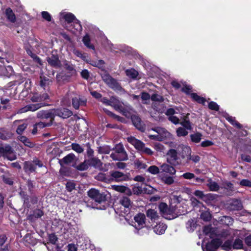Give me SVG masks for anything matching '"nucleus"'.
I'll list each match as a JSON object with an SVG mask.
<instances>
[{
    "label": "nucleus",
    "instance_id": "f257e3e1",
    "mask_svg": "<svg viewBox=\"0 0 251 251\" xmlns=\"http://www.w3.org/2000/svg\"><path fill=\"white\" fill-rule=\"evenodd\" d=\"M101 101L106 105H110L113 107L116 110L121 113L123 115L126 117L130 116V111L125 108L124 104L120 101L117 98L111 97L109 100L106 98H103L101 99Z\"/></svg>",
    "mask_w": 251,
    "mask_h": 251
},
{
    "label": "nucleus",
    "instance_id": "f03ea898",
    "mask_svg": "<svg viewBox=\"0 0 251 251\" xmlns=\"http://www.w3.org/2000/svg\"><path fill=\"white\" fill-rule=\"evenodd\" d=\"M75 109H78L80 105H84L86 104V100L80 98L74 92L68 93L63 99L62 102L64 105L70 106L71 104Z\"/></svg>",
    "mask_w": 251,
    "mask_h": 251
},
{
    "label": "nucleus",
    "instance_id": "7ed1b4c3",
    "mask_svg": "<svg viewBox=\"0 0 251 251\" xmlns=\"http://www.w3.org/2000/svg\"><path fill=\"white\" fill-rule=\"evenodd\" d=\"M127 140L141 153L146 154L148 155H152L153 154V151L151 149L146 147L143 142L140 140H137L134 137L131 136L128 137Z\"/></svg>",
    "mask_w": 251,
    "mask_h": 251
},
{
    "label": "nucleus",
    "instance_id": "20e7f679",
    "mask_svg": "<svg viewBox=\"0 0 251 251\" xmlns=\"http://www.w3.org/2000/svg\"><path fill=\"white\" fill-rule=\"evenodd\" d=\"M160 211L162 216L166 219H173L178 216V213L176 212V208L175 206L168 207L165 203L162 202L159 205Z\"/></svg>",
    "mask_w": 251,
    "mask_h": 251
},
{
    "label": "nucleus",
    "instance_id": "39448f33",
    "mask_svg": "<svg viewBox=\"0 0 251 251\" xmlns=\"http://www.w3.org/2000/svg\"><path fill=\"white\" fill-rule=\"evenodd\" d=\"M61 17L63 18L68 23L74 24V30L72 28L69 29L73 32L75 33V30L76 31H80L82 29L81 25L80 24L79 21L76 19L75 16L71 13L62 12L60 14ZM72 26V24H71Z\"/></svg>",
    "mask_w": 251,
    "mask_h": 251
},
{
    "label": "nucleus",
    "instance_id": "423d86ee",
    "mask_svg": "<svg viewBox=\"0 0 251 251\" xmlns=\"http://www.w3.org/2000/svg\"><path fill=\"white\" fill-rule=\"evenodd\" d=\"M88 195L98 203H102L106 201L107 194L95 189L91 188L88 191Z\"/></svg>",
    "mask_w": 251,
    "mask_h": 251
},
{
    "label": "nucleus",
    "instance_id": "0eeeda50",
    "mask_svg": "<svg viewBox=\"0 0 251 251\" xmlns=\"http://www.w3.org/2000/svg\"><path fill=\"white\" fill-rule=\"evenodd\" d=\"M152 130L155 131L156 134H150L149 135V137L151 139L162 141L165 138L169 137L170 136V133L163 127H156L152 128Z\"/></svg>",
    "mask_w": 251,
    "mask_h": 251
},
{
    "label": "nucleus",
    "instance_id": "6e6552de",
    "mask_svg": "<svg viewBox=\"0 0 251 251\" xmlns=\"http://www.w3.org/2000/svg\"><path fill=\"white\" fill-rule=\"evenodd\" d=\"M119 203L121 205L120 210L121 213L127 215L132 207L133 203L127 197H123L119 200Z\"/></svg>",
    "mask_w": 251,
    "mask_h": 251
},
{
    "label": "nucleus",
    "instance_id": "1a4fd4ad",
    "mask_svg": "<svg viewBox=\"0 0 251 251\" xmlns=\"http://www.w3.org/2000/svg\"><path fill=\"white\" fill-rule=\"evenodd\" d=\"M166 159L167 161L172 165H178L181 162L177 151L174 149H170L167 151Z\"/></svg>",
    "mask_w": 251,
    "mask_h": 251
},
{
    "label": "nucleus",
    "instance_id": "9d476101",
    "mask_svg": "<svg viewBox=\"0 0 251 251\" xmlns=\"http://www.w3.org/2000/svg\"><path fill=\"white\" fill-rule=\"evenodd\" d=\"M181 149L182 150L181 155L182 158H184L187 157L188 160H192L195 163L200 161V156L196 155H191V150L190 147L184 145H181L178 147V149Z\"/></svg>",
    "mask_w": 251,
    "mask_h": 251
},
{
    "label": "nucleus",
    "instance_id": "9b49d317",
    "mask_svg": "<svg viewBox=\"0 0 251 251\" xmlns=\"http://www.w3.org/2000/svg\"><path fill=\"white\" fill-rule=\"evenodd\" d=\"M2 156L10 160H15L16 158L14 150L7 145H3L0 147V156Z\"/></svg>",
    "mask_w": 251,
    "mask_h": 251
},
{
    "label": "nucleus",
    "instance_id": "f8f14e48",
    "mask_svg": "<svg viewBox=\"0 0 251 251\" xmlns=\"http://www.w3.org/2000/svg\"><path fill=\"white\" fill-rule=\"evenodd\" d=\"M125 108L126 110H129L130 111V117L131 118L132 122L134 126L139 130L141 131H144V127L143 125H142L141 119L137 116L136 115H132V113L133 112L132 108L131 107L127 104L124 105ZM129 118V117H128Z\"/></svg>",
    "mask_w": 251,
    "mask_h": 251
},
{
    "label": "nucleus",
    "instance_id": "ddd939ff",
    "mask_svg": "<svg viewBox=\"0 0 251 251\" xmlns=\"http://www.w3.org/2000/svg\"><path fill=\"white\" fill-rule=\"evenodd\" d=\"M222 242L220 239H213L210 243H207L205 245L203 243L202 249L203 251H216V249L222 245Z\"/></svg>",
    "mask_w": 251,
    "mask_h": 251
},
{
    "label": "nucleus",
    "instance_id": "4468645a",
    "mask_svg": "<svg viewBox=\"0 0 251 251\" xmlns=\"http://www.w3.org/2000/svg\"><path fill=\"white\" fill-rule=\"evenodd\" d=\"M134 224L132 225L137 230L143 228L146 226L145 220L146 217L145 214L139 213L135 216Z\"/></svg>",
    "mask_w": 251,
    "mask_h": 251
},
{
    "label": "nucleus",
    "instance_id": "2eb2a0df",
    "mask_svg": "<svg viewBox=\"0 0 251 251\" xmlns=\"http://www.w3.org/2000/svg\"><path fill=\"white\" fill-rule=\"evenodd\" d=\"M102 80L111 88L115 90H120L121 87L117 82L108 74H104L102 76Z\"/></svg>",
    "mask_w": 251,
    "mask_h": 251
},
{
    "label": "nucleus",
    "instance_id": "dca6fc26",
    "mask_svg": "<svg viewBox=\"0 0 251 251\" xmlns=\"http://www.w3.org/2000/svg\"><path fill=\"white\" fill-rule=\"evenodd\" d=\"M44 105L42 103H38L36 104H30L27 105L24 107L20 109L18 113H23L25 112H26L27 111H35L41 107H43Z\"/></svg>",
    "mask_w": 251,
    "mask_h": 251
},
{
    "label": "nucleus",
    "instance_id": "f3484780",
    "mask_svg": "<svg viewBox=\"0 0 251 251\" xmlns=\"http://www.w3.org/2000/svg\"><path fill=\"white\" fill-rule=\"evenodd\" d=\"M36 166H38L39 167H42L43 165L39 160L36 159L33 162H25L24 168L25 171L33 172L35 170Z\"/></svg>",
    "mask_w": 251,
    "mask_h": 251
},
{
    "label": "nucleus",
    "instance_id": "a211bd4d",
    "mask_svg": "<svg viewBox=\"0 0 251 251\" xmlns=\"http://www.w3.org/2000/svg\"><path fill=\"white\" fill-rule=\"evenodd\" d=\"M37 117L40 119H50V122L52 123L54 119L53 109L50 110H41L37 113Z\"/></svg>",
    "mask_w": 251,
    "mask_h": 251
},
{
    "label": "nucleus",
    "instance_id": "6ab92c4d",
    "mask_svg": "<svg viewBox=\"0 0 251 251\" xmlns=\"http://www.w3.org/2000/svg\"><path fill=\"white\" fill-rule=\"evenodd\" d=\"M54 117L59 116L62 118H67L73 115L72 112L67 108L53 109Z\"/></svg>",
    "mask_w": 251,
    "mask_h": 251
},
{
    "label": "nucleus",
    "instance_id": "aec40b11",
    "mask_svg": "<svg viewBox=\"0 0 251 251\" xmlns=\"http://www.w3.org/2000/svg\"><path fill=\"white\" fill-rule=\"evenodd\" d=\"M46 60L48 64L51 66L57 68L61 66V62L57 55L51 54L47 57Z\"/></svg>",
    "mask_w": 251,
    "mask_h": 251
},
{
    "label": "nucleus",
    "instance_id": "412c9836",
    "mask_svg": "<svg viewBox=\"0 0 251 251\" xmlns=\"http://www.w3.org/2000/svg\"><path fill=\"white\" fill-rule=\"evenodd\" d=\"M241 233V231L234 229L232 228H229L228 229H224L223 230L221 233L219 234L222 237H227L228 236L230 237H235V236H239Z\"/></svg>",
    "mask_w": 251,
    "mask_h": 251
},
{
    "label": "nucleus",
    "instance_id": "4be33fe9",
    "mask_svg": "<svg viewBox=\"0 0 251 251\" xmlns=\"http://www.w3.org/2000/svg\"><path fill=\"white\" fill-rule=\"evenodd\" d=\"M110 176L112 179L116 181H126L128 178L126 175L118 171L111 172Z\"/></svg>",
    "mask_w": 251,
    "mask_h": 251
},
{
    "label": "nucleus",
    "instance_id": "5701e85b",
    "mask_svg": "<svg viewBox=\"0 0 251 251\" xmlns=\"http://www.w3.org/2000/svg\"><path fill=\"white\" fill-rule=\"evenodd\" d=\"M203 232L205 235V238L209 237L210 239H213L217 235L216 229L212 227L211 226H205L203 229Z\"/></svg>",
    "mask_w": 251,
    "mask_h": 251
},
{
    "label": "nucleus",
    "instance_id": "b1692460",
    "mask_svg": "<svg viewBox=\"0 0 251 251\" xmlns=\"http://www.w3.org/2000/svg\"><path fill=\"white\" fill-rule=\"evenodd\" d=\"M49 98V97L47 93L43 94L35 93L31 96L30 100L32 102L41 103L42 101L48 99Z\"/></svg>",
    "mask_w": 251,
    "mask_h": 251
},
{
    "label": "nucleus",
    "instance_id": "393cba45",
    "mask_svg": "<svg viewBox=\"0 0 251 251\" xmlns=\"http://www.w3.org/2000/svg\"><path fill=\"white\" fill-rule=\"evenodd\" d=\"M160 174L165 173L170 175H175L176 172L174 167L166 163H164L160 166Z\"/></svg>",
    "mask_w": 251,
    "mask_h": 251
},
{
    "label": "nucleus",
    "instance_id": "a878e982",
    "mask_svg": "<svg viewBox=\"0 0 251 251\" xmlns=\"http://www.w3.org/2000/svg\"><path fill=\"white\" fill-rule=\"evenodd\" d=\"M146 215L148 218L153 223L157 222L159 218L157 212L152 209H149L146 211Z\"/></svg>",
    "mask_w": 251,
    "mask_h": 251
},
{
    "label": "nucleus",
    "instance_id": "bb28decb",
    "mask_svg": "<svg viewBox=\"0 0 251 251\" xmlns=\"http://www.w3.org/2000/svg\"><path fill=\"white\" fill-rule=\"evenodd\" d=\"M75 156L73 153H70L67 156L59 160L60 164L61 166L69 164L73 162L75 160Z\"/></svg>",
    "mask_w": 251,
    "mask_h": 251
},
{
    "label": "nucleus",
    "instance_id": "cd10ccee",
    "mask_svg": "<svg viewBox=\"0 0 251 251\" xmlns=\"http://www.w3.org/2000/svg\"><path fill=\"white\" fill-rule=\"evenodd\" d=\"M153 231L157 234L160 235L163 234L167 226L163 223H159L153 227Z\"/></svg>",
    "mask_w": 251,
    "mask_h": 251
},
{
    "label": "nucleus",
    "instance_id": "c85d7f7f",
    "mask_svg": "<svg viewBox=\"0 0 251 251\" xmlns=\"http://www.w3.org/2000/svg\"><path fill=\"white\" fill-rule=\"evenodd\" d=\"M5 15L7 20L12 23H14L16 22V18L15 14L10 8L6 9L5 11Z\"/></svg>",
    "mask_w": 251,
    "mask_h": 251
},
{
    "label": "nucleus",
    "instance_id": "c756f323",
    "mask_svg": "<svg viewBox=\"0 0 251 251\" xmlns=\"http://www.w3.org/2000/svg\"><path fill=\"white\" fill-rule=\"evenodd\" d=\"M159 177L161 180L166 184L171 185L174 182V177L163 174H160Z\"/></svg>",
    "mask_w": 251,
    "mask_h": 251
},
{
    "label": "nucleus",
    "instance_id": "7c9ffc66",
    "mask_svg": "<svg viewBox=\"0 0 251 251\" xmlns=\"http://www.w3.org/2000/svg\"><path fill=\"white\" fill-rule=\"evenodd\" d=\"M89 166H93L95 168H100L102 167V163L100 160L96 157H91L88 159Z\"/></svg>",
    "mask_w": 251,
    "mask_h": 251
},
{
    "label": "nucleus",
    "instance_id": "2f4dec72",
    "mask_svg": "<svg viewBox=\"0 0 251 251\" xmlns=\"http://www.w3.org/2000/svg\"><path fill=\"white\" fill-rule=\"evenodd\" d=\"M113 188L115 190L121 193H125L126 194L131 195L130 190L127 187L123 185H114Z\"/></svg>",
    "mask_w": 251,
    "mask_h": 251
},
{
    "label": "nucleus",
    "instance_id": "473e14b6",
    "mask_svg": "<svg viewBox=\"0 0 251 251\" xmlns=\"http://www.w3.org/2000/svg\"><path fill=\"white\" fill-rule=\"evenodd\" d=\"M114 151L117 153L123 154L125 157H128L123 145L121 144H117L115 147Z\"/></svg>",
    "mask_w": 251,
    "mask_h": 251
},
{
    "label": "nucleus",
    "instance_id": "72a5a7b5",
    "mask_svg": "<svg viewBox=\"0 0 251 251\" xmlns=\"http://www.w3.org/2000/svg\"><path fill=\"white\" fill-rule=\"evenodd\" d=\"M110 157L114 160L126 161L128 159V157H125L124 155H122V154L117 153L115 151L111 153Z\"/></svg>",
    "mask_w": 251,
    "mask_h": 251
},
{
    "label": "nucleus",
    "instance_id": "f704fd0d",
    "mask_svg": "<svg viewBox=\"0 0 251 251\" xmlns=\"http://www.w3.org/2000/svg\"><path fill=\"white\" fill-rule=\"evenodd\" d=\"M197 224L195 219H190L186 223V226L188 231L192 232L196 228Z\"/></svg>",
    "mask_w": 251,
    "mask_h": 251
},
{
    "label": "nucleus",
    "instance_id": "c9c22d12",
    "mask_svg": "<svg viewBox=\"0 0 251 251\" xmlns=\"http://www.w3.org/2000/svg\"><path fill=\"white\" fill-rule=\"evenodd\" d=\"M152 107L154 109L159 113H163L165 109V106L163 102H153Z\"/></svg>",
    "mask_w": 251,
    "mask_h": 251
},
{
    "label": "nucleus",
    "instance_id": "e433bc0d",
    "mask_svg": "<svg viewBox=\"0 0 251 251\" xmlns=\"http://www.w3.org/2000/svg\"><path fill=\"white\" fill-rule=\"evenodd\" d=\"M19 139L21 142L23 143L25 146L28 147L32 148L34 146V143L31 142L29 139L25 136H20L19 137Z\"/></svg>",
    "mask_w": 251,
    "mask_h": 251
},
{
    "label": "nucleus",
    "instance_id": "4c0bfd02",
    "mask_svg": "<svg viewBox=\"0 0 251 251\" xmlns=\"http://www.w3.org/2000/svg\"><path fill=\"white\" fill-rule=\"evenodd\" d=\"M51 83V81L48 78L44 76H41L40 84V86L45 89Z\"/></svg>",
    "mask_w": 251,
    "mask_h": 251
},
{
    "label": "nucleus",
    "instance_id": "58836bf2",
    "mask_svg": "<svg viewBox=\"0 0 251 251\" xmlns=\"http://www.w3.org/2000/svg\"><path fill=\"white\" fill-rule=\"evenodd\" d=\"M232 248L234 249L239 250L243 248V242L241 239L239 238L236 239L232 244Z\"/></svg>",
    "mask_w": 251,
    "mask_h": 251
},
{
    "label": "nucleus",
    "instance_id": "ea45409f",
    "mask_svg": "<svg viewBox=\"0 0 251 251\" xmlns=\"http://www.w3.org/2000/svg\"><path fill=\"white\" fill-rule=\"evenodd\" d=\"M63 66L72 74H75L76 71L74 68V65L72 64L65 60L63 62Z\"/></svg>",
    "mask_w": 251,
    "mask_h": 251
},
{
    "label": "nucleus",
    "instance_id": "a19ab883",
    "mask_svg": "<svg viewBox=\"0 0 251 251\" xmlns=\"http://www.w3.org/2000/svg\"><path fill=\"white\" fill-rule=\"evenodd\" d=\"M126 75L129 77L135 79L137 78L138 73L134 69H127L126 71Z\"/></svg>",
    "mask_w": 251,
    "mask_h": 251
},
{
    "label": "nucleus",
    "instance_id": "79ce46f5",
    "mask_svg": "<svg viewBox=\"0 0 251 251\" xmlns=\"http://www.w3.org/2000/svg\"><path fill=\"white\" fill-rule=\"evenodd\" d=\"M226 119L233 126L238 128H241L242 127V126L235 120L234 117L228 115L226 117Z\"/></svg>",
    "mask_w": 251,
    "mask_h": 251
},
{
    "label": "nucleus",
    "instance_id": "37998d69",
    "mask_svg": "<svg viewBox=\"0 0 251 251\" xmlns=\"http://www.w3.org/2000/svg\"><path fill=\"white\" fill-rule=\"evenodd\" d=\"M207 186L211 191H216L219 189L218 184L211 179L208 180Z\"/></svg>",
    "mask_w": 251,
    "mask_h": 251
},
{
    "label": "nucleus",
    "instance_id": "c03bdc74",
    "mask_svg": "<svg viewBox=\"0 0 251 251\" xmlns=\"http://www.w3.org/2000/svg\"><path fill=\"white\" fill-rule=\"evenodd\" d=\"M82 41L87 48L93 50L94 49V46L90 43V38L88 35H86L84 36Z\"/></svg>",
    "mask_w": 251,
    "mask_h": 251
},
{
    "label": "nucleus",
    "instance_id": "a18cd8bd",
    "mask_svg": "<svg viewBox=\"0 0 251 251\" xmlns=\"http://www.w3.org/2000/svg\"><path fill=\"white\" fill-rule=\"evenodd\" d=\"M134 165L136 169H143L147 167V165L138 159H136L134 162Z\"/></svg>",
    "mask_w": 251,
    "mask_h": 251
},
{
    "label": "nucleus",
    "instance_id": "49530a36",
    "mask_svg": "<svg viewBox=\"0 0 251 251\" xmlns=\"http://www.w3.org/2000/svg\"><path fill=\"white\" fill-rule=\"evenodd\" d=\"M202 135L200 133H196L190 135L192 142L198 143L200 142Z\"/></svg>",
    "mask_w": 251,
    "mask_h": 251
},
{
    "label": "nucleus",
    "instance_id": "de8ad7c7",
    "mask_svg": "<svg viewBox=\"0 0 251 251\" xmlns=\"http://www.w3.org/2000/svg\"><path fill=\"white\" fill-rule=\"evenodd\" d=\"M89 166V162L88 159H87L85 160L83 163L77 165L76 166V169L80 171H84L87 170Z\"/></svg>",
    "mask_w": 251,
    "mask_h": 251
},
{
    "label": "nucleus",
    "instance_id": "09e8293b",
    "mask_svg": "<svg viewBox=\"0 0 251 251\" xmlns=\"http://www.w3.org/2000/svg\"><path fill=\"white\" fill-rule=\"evenodd\" d=\"M222 223L226 225L230 226L233 223V219L229 216H223L221 220Z\"/></svg>",
    "mask_w": 251,
    "mask_h": 251
},
{
    "label": "nucleus",
    "instance_id": "8fccbe9b",
    "mask_svg": "<svg viewBox=\"0 0 251 251\" xmlns=\"http://www.w3.org/2000/svg\"><path fill=\"white\" fill-rule=\"evenodd\" d=\"M180 124L183 126L184 128L187 130H191L192 128L191 123L187 119V118L184 119L180 123Z\"/></svg>",
    "mask_w": 251,
    "mask_h": 251
},
{
    "label": "nucleus",
    "instance_id": "3c124183",
    "mask_svg": "<svg viewBox=\"0 0 251 251\" xmlns=\"http://www.w3.org/2000/svg\"><path fill=\"white\" fill-rule=\"evenodd\" d=\"M151 100L154 101V102H163L164 100L163 98L157 94H154L151 96Z\"/></svg>",
    "mask_w": 251,
    "mask_h": 251
},
{
    "label": "nucleus",
    "instance_id": "603ef678",
    "mask_svg": "<svg viewBox=\"0 0 251 251\" xmlns=\"http://www.w3.org/2000/svg\"><path fill=\"white\" fill-rule=\"evenodd\" d=\"M191 97L195 100H196V101L200 103H202L203 104L205 102V100L203 98L200 97L196 93L191 94Z\"/></svg>",
    "mask_w": 251,
    "mask_h": 251
},
{
    "label": "nucleus",
    "instance_id": "864d4df0",
    "mask_svg": "<svg viewBox=\"0 0 251 251\" xmlns=\"http://www.w3.org/2000/svg\"><path fill=\"white\" fill-rule=\"evenodd\" d=\"M148 171L152 175H157L160 173V169L156 166L152 165L149 167Z\"/></svg>",
    "mask_w": 251,
    "mask_h": 251
},
{
    "label": "nucleus",
    "instance_id": "5fc2aeb1",
    "mask_svg": "<svg viewBox=\"0 0 251 251\" xmlns=\"http://www.w3.org/2000/svg\"><path fill=\"white\" fill-rule=\"evenodd\" d=\"M71 146L72 149L77 153H82L84 151L82 147L78 144L73 143Z\"/></svg>",
    "mask_w": 251,
    "mask_h": 251
},
{
    "label": "nucleus",
    "instance_id": "6e6d98bb",
    "mask_svg": "<svg viewBox=\"0 0 251 251\" xmlns=\"http://www.w3.org/2000/svg\"><path fill=\"white\" fill-rule=\"evenodd\" d=\"M177 135L178 136H185L188 133L187 129L182 127H179L176 130Z\"/></svg>",
    "mask_w": 251,
    "mask_h": 251
},
{
    "label": "nucleus",
    "instance_id": "4d7b16f0",
    "mask_svg": "<svg viewBox=\"0 0 251 251\" xmlns=\"http://www.w3.org/2000/svg\"><path fill=\"white\" fill-rule=\"evenodd\" d=\"M221 248L224 250L228 251L232 248V243L229 240L226 241L222 246Z\"/></svg>",
    "mask_w": 251,
    "mask_h": 251
},
{
    "label": "nucleus",
    "instance_id": "13d9d810",
    "mask_svg": "<svg viewBox=\"0 0 251 251\" xmlns=\"http://www.w3.org/2000/svg\"><path fill=\"white\" fill-rule=\"evenodd\" d=\"M99 152L101 153L108 154L111 151V149L109 146H105L99 148Z\"/></svg>",
    "mask_w": 251,
    "mask_h": 251
},
{
    "label": "nucleus",
    "instance_id": "bf43d9fd",
    "mask_svg": "<svg viewBox=\"0 0 251 251\" xmlns=\"http://www.w3.org/2000/svg\"><path fill=\"white\" fill-rule=\"evenodd\" d=\"M201 218L205 221H208L211 219V214L208 211L202 212L201 215Z\"/></svg>",
    "mask_w": 251,
    "mask_h": 251
},
{
    "label": "nucleus",
    "instance_id": "052dcab7",
    "mask_svg": "<svg viewBox=\"0 0 251 251\" xmlns=\"http://www.w3.org/2000/svg\"><path fill=\"white\" fill-rule=\"evenodd\" d=\"M154 148L156 151L160 152H163L165 150L164 146L160 143L155 144Z\"/></svg>",
    "mask_w": 251,
    "mask_h": 251
},
{
    "label": "nucleus",
    "instance_id": "680f3d73",
    "mask_svg": "<svg viewBox=\"0 0 251 251\" xmlns=\"http://www.w3.org/2000/svg\"><path fill=\"white\" fill-rule=\"evenodd\" d=\"M35 126L40 129L43 128L46 126H49L52 125L51 122H49L47 123H43V122H39L35 124Z\"/></svg>",
    "mask_w": 251,
    "mask_h": 251
},
{
    "label": "nucleus",
    "instance_id": "e2e57ef3",
    "mask_svg": "<svg viewBox=\"0 0 251 251\" xmlns=\"http://www.w3.org/2000/svg\"><path fill=\"white\" fill-rule=\"evenodd\" d=\"M208 107L209 109L215 111H218L219 108V105L214 101H211L209 103Z\"/></svg>",
    "mask_w": 251,
    "mask_h": 251
},
{
    "label": "nucleus",
    "instance_id": "0e129e2a",
    "mask_svg": "<svg viewBox=\"0 0 251 251\" xmlns=\"http://www.w3.org/2000/svg\"><path fill=\"white\" fill-rule=\"evenodd\" d=\"M240 184L242 186L251 187V181L247 179H242L240 182Z\"/></svg>",
    "mask_w": 251,
    "mask_h": 251
},
{
    "label": "nucleus",
    "instance_id": "69168bd1",
    "mask_svg": "<svg viewBox=\"0 0 251 251\" xmlns=\"http://www.w3.org/2000/svg\"><path fill=\"white\" fill-rule=\"evenodd\" d=\"M43 212L40 209H36L33 211V217L38 218L41 217L43 215Z\"/></svg>",
    "mask_w": 251,
    "mask_h": 251
},
{
    "label": "nucleus",
    "instance_id": "338daca9",
    "mask_svg": "<svg viewBox=\"0 0 251 251\" xmlns=\"http://www.w3.org/2000/svg\"><path fill=\"white\" fill-rule=\"evenodd\" d=\"M42 16L43 18L48 22H50L51 20V17L50 15L47 11H43L42 12Z\"/></svg>",
    "mask_w": 251,
    "mask_h": 251
},
{
    "label": "nucleus",
    "instance_id": "774afa93",
    "mask_svg": "<svg viewBox=\"0 0 251 251\" xmlns=\"http://www.w3.org/2000/svg\"><path fill=\"white\" fill-rule=\"evenodd\" d=\"M27 126V125L26 124H23L21 125H20L17 129V132L18 134H21L24 130L25 129V128Z\"/></svg>",
    "mask_w": 251,
    "mask_h": 251
}]
</instances>
